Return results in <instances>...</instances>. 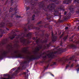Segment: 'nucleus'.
Instances as JSON below:
<instances>
[{"mask_svg": "<svg viewBox=\"0 0 79 79\" xmlns=\"http://www.w3.org/2000/svg\"><path fill=\"white\" fill-rule=\"evenodd\" d=\"M46 2L51 1V2H54L55 3H52L51 4L49 5L48 6L46 5L45 6L44 3H45V2L44 1H42L41 2H39L38 3V5L39 6V8H35L33 12L34 14H38L40 13V10L41 9H43L44 11H47V10H52L53 9H55V4H58L59 3V2L57 0H44Z\"/></svg>", "mask_w": 79, "mask_h": 79, "instance_id": "nucleus-1", "label": "nucleus"}, {"mask_svg": "<svg viewBox=\"0 0 79 79\" xmlns=\"http://www.w3.org/2000/svg\"><path fill=\"white\" fill-rule=\"evenodd\" d=\"M24 32L22 33L21 35H17V37L16 38V40H15L16 43H19V40L22 43H23V44H24L26 42V40L24 38V37L31 38L32 33H29L27 30L26 28H24ZM27 33H28V34H27Z\"/></svg>", "mask_w": 79, "mask_h": 79, "instance_id": "nucleus-2", "label": "nucleus"}, {"mask_svg": "<svg viewBox=\"0 0 79 79\" xmlns=\"http://www.w3.org/2000/svg\"><path fill=\"white\" fill-rule=\"evenodd\" d=\"M5 25V23L3 21L0 24V27H2ZM8 54H10V50L9 49L6 51H4L1 53L0 52V59H2L3 57L6 56Z\"/></svg>", "mask_w": 79, "mask_h": 79, "instance_id": "nucleus-3", "label": "nucleus"}, {"mask_svg": "<svg viewBox=\"0 0 79 79\" xmlns=\"http://www.w3.org/2000/svg\"><path fill=\"white\" fill-rule=\"evenodd\" d=\"M63 7H64L63 6L61 5L59 6L56 9L54 10V13L55 15L56 16H59V19L58 20V23H61L63 22V20H61V13L59 14L58 11L63 10Z\"/></svg>", "mask_w": 79, "mask_h": 79, "instance_id": "nucleus-4", "label": "nucleus"}, {"mask_svg": "<svg viewBox=\"0 0 79 79\" xmlns=\"http://www.w3.org/2000/svg\"><path fill=\"white\" fill-rule=\"evenodd\" d=\"M74 56H73L72 57H71L69 60L68 59H64L63 58H58L56 60L58 62H61L62 63L63 65L65 64V63L66 61H68L69 60H72V61H74Z\"/></svg>", "mask_w": 79, "mask_h": 79, "instance_id": "nucleus-5", "label": "nucleus"}, {"mask_svg": "<svg viewBox=\"0 0 79 79\" xmlns=\"http://www.w3.org/2000/svg\"><path fill=\"white\" fill-rule=\"evenodd\" d=\"M30 2H29V1H25V3H30L31 5V6H33L31 7L30 9V10H33V8H34V6H35V5H36L37 4V3H36V2L37 1V0H31V1H30Z\"/></svg>", "mask_w": 79, "mask_h": 79, "instance_id": "nucleus-6", "label": "nucleus"}, {"mask_svg": "<svg viewBox=\"0 0 79 79\" xmlns=\"http://www.w3.org/2000/svg\"><path fill=\"white\" fill-rule=\"evenodd\" d=\"M28 25V29L29 30L31 29H32L34 27V25L31 23L29 21H28V23L27 24H25V26H27Z\"/></svg>", "mask_w": 79, "mask_h": 79, "instance_id": "nucleus-7", "label": "nucleus"}, {"mask_svg": "<svg viewBox=\"0 0 79 79\" xmlns=\"http://www.w3.org/2000/svg\"><path fill=\"white\" fill-rule=\"evenodd\" d=\"M21 66L22 68L19 67L17 69V70H15V72L14 73V75H16V74L18 73V71H19V69H23V68H24V64H23L21 65Z\"/></svg>", "mask_w": 79, "mask_h": 79, "instance_id": "nucleus-8", "label": "nucleus"}, {"mask_svg": "<svg viewBox=\"0 0 79 79\" xmlns=\"http://www.w3.org/2000/svg\"><path fill=\"white\" fill-rule=\"evenodd\" d=\"M52 42H55V41H56V40L57 37H56V36L53 35V32H52Z\"/></svg>", "mask_w": 79, "mask_h": 79, "instance_id": "nucleus-9", "label": "nucleus"}, {"mask_svg": "<svg viewBox=\"0 0 79 79\" xmlns=\"http://www.w3.org/2000/svg\"><path fill=\"white\" fill-rule=\"evenodd\" d=\"M71 13H69L67 14V15L64 17V20H66V19H68L69 18V17L71 16Z\"/></svg>", "mask_w": 79, "mask_h": 79, "instance_id": "nucleus-10", "label": "nucleus"}, {"mask_svg": "<svg viewBox=\"0 0 79 79\" xmlns=\"http://www.w3.org/2000/svg\"><path fill=\"white\" fill-rule=\"evenodd\" d=\"M4 76H7L8 78H2L1 79H10L11 77L10 76L9 74H6L4 75Z\"/></svg>", "mask_w": 79, "mask_h": 79, "instance_id": "nucleus-11", "label": "nucleus"}, {"mask_svg": "<svg viewBox=\"0 0 79 79\" xmlns=\"http://www.w3.org/2000/svg\"><path fill=\"white\" fill-rule=\"evenodd\" d=\"M71 0H64L63 3H65L66 4H69L71 3Z\"/></svg>", "mask_w": 79, "mask_h": 79, "instance_id": "nucleus-12", "label": "nucleus"}, {"mask_svg": "<svg viewBox=\"0 0 79 79\" xmlns=\"http://www.w3.org/2000/svg\"><path fill=\"white\" fill-rule=\"evenodd\" d=\"M69 10H70V12H73L74 11V7L73 6H71L69 7Z\"/></svg>", "mask_w": 79, "mask_h": 79, "instance_id": "nucleus-13", "label": "nucleus"}, {"mask_svg": "<svg viewBox=\"0 0 79 79\" xmlns=\"http://www.w3.org/2000/svg\"><path fill=\"white\" fill-rule=\"evenodd\" d=\"M74 2L75 3L77 6H79V0H74Z\"/></svg>", "mask_w": 79, "mask_h": 79, "instance_id": "nucleus-14", "label": "nucleus"}, {"mask_svg": "<svg viewBox=\"0 0 79 79\" xmlns=\"http://www.w3.org/2000/svg\"><path fill=\"white\" fill-rule=\"evenodd\" d=\"M6 33V31L5 30H3V32H2L1 33V34L0 35V37H2V36H3V34H5Z\"/></svg>", "mask_w": 79, "mask_h": 79, "instance_id": "nucleus-15", "label": "nucleus"}, {"mask_svg": "<svg viewBox=\"0 0 79 79\" xmlns=\"http://www.w3.org/2000/svg\"><path fill=\"white\" fill-rule=\"evenodd\" d=\"M18 6V5L17 4H15V5L14 6V10H15V13H17V12H16V10H17L16 9V8H17Z\"/></svg>", "mask_w": 79, "mask_h": 79, "instance_id": "nucleus-16", "label": "nucleus"}, {"mask_svg": "<svg viewBox=\"0 0 79 79\" xmlns=\"http://www.w3.org/2000/svg\"><path fill=\"white\" fill-rule=\"evenodd\" d=\"M16 35H16V34L15 35H14L10 37V39H11V40H13V39H14L15 36H16Z\"/></svg>", "mask_w": 79, "mask_h": 79, "instance_id": "nucleus-17", "label": "nucleus"}, {"mask_svg": "<svg viewBox=\"0 0 79 79\" xmlns=\"http://www.w3.org/2000/svg\"><path fill=\"white\" fill-rule=\"evenodd\" d=\"M69 47L70 48H75L76 47L75 45L74 44H70L69 45Z\"/></svg>", "mask_w": 79, "mask_h": 79, "instance_id": "nucleus-18", "label": "nucleus"}, {"mask_svg": "<svg viewBox=\"0 0 79 79\" xmlns=\"http://www.w3.org/2000/svg\"><path fill=\"white\" fill-rule=\"evenodd\" d=\"M42 27H43V26L42 25H41L40 26V27L37 28L36 27H35L34 28H36V29H37V30H39V29H40V28H42Z\"/></svg>", "mask_w": 79, "mask_h": 79, "instance_id": "nucleus-19", "label": "nucleus"}, {"mask_svg": "<svg viewBox=\"0 0 79 79\" xmlns=\"http://www.w3.org/2000/svg\"><path fill=\"white\" fill-rule=\"evenodd\" d=\"M6 26H9V27H11L12 26H13V24H12V23H7L6 24Z\"/></svg>", "mask_w": 79, "mask_h": 79, "instance_id": "nucleus-20", "label": "nucleus"}, {"mask_svg": "<svg viewBox=\"0 0 79 79\" xmlns=\"http://www.w3.org/2000/svg\"><path fill=\"white\" fill-rule=\"evenodd\" d=\"M6 43L5 42V41L2 42L1 43H0V47H2L3 45H4V44H5Z\"/></svg>", "mask_w": 79, "mask_h": 79, "instance_id": "nucleus-21", "label": "nucleus"}, {"mask_svg": "<svg viewBox=\"0 0 79 79\" xmlns=\"http://www.w3.org/2000/svg\"><path fill=\"white\" fill-rule=\"evenodd\" d=\"M27 74V73L26 72H24L23 73V74H24L25 75V79H27V78H28V76L26 75Z\"/></svg>", "mask_w": 79, "mask_h": 79, "instance_id": "nucleus-22", "label": "nucleus"}, {"mask_svg": "<svg viewBox=\"0 0 79 79\" xmlns=\"http://www.w3.org/2000/svg\"><path fill=\"white\" fill-rule=\"evenodd\" d=\"M47 15L48 16V19H50V18H52V16H50V15L48 16V15Z\"/></svg>", "mask_w": 79, "mask_h": 79, "instance_id": "nucleus-23", "label": "nucleus"}, {"mask_svg": "<svg viewBox=\"0 0 79 79\" xmlns=\"http://www.w3.org/2000/svg\"><path fill=\"white\" fill-rule=\"evenodd\" d=\"M56 64V62H52L51 63V66H53V65H55Z\"/></svg>", "mask_w": 79, "mask_h": 79, "instance_id": "nucleus-24", "label": "nucleus"}, {"mask_svg": "<svg viewBox=\"0 0 79 79\" xmlns=\"http://www.w3.org/2000/svg\"><path fill=\"white\" fill-rule=\"evenodd\" d=\"M77 13H79V7L77 8Z\"/></svg>", "mask_w": 79, "mask_h": 79, "instance_id": "nucleus-25", "label": "nucleus"}, {"mask_svg": "<svg viewBox=\"0 0 79 79\" xmlns=\"http://www.w3.org/2000/svg\"><path fill=\"white\" fill-rule=\"evenodd\" d=\"M10 12H11V11H13V8L12 7H11L10 8V9L9 10Z\"/></svg>", "mask_w": 79, "mask_h": 79, "instance_id": "nucleus-26", "label": "nucleus"}, {"mask_svg": "<svg viewBox=\"0 0 79 79\" xmlns=\"http://www.w3.org/2000/svg\"><path fill=\"white\" fill-rule=\"evenodd\" d=\"M34 18H35V15H33L32 16V20H34Z\"/></svg>", "mask_w": 79, "mask_h": 79, "instance_id": "nucleus-27", "label": "nucleus"}, {"mask_svg": "<svg viewBox=\"0 0 79 79\" xmlns=\"http://www.w3.org/2000/svg\"><path fill=\"white\" fill-rule=\"evenodd\" d=\"M67 39V36H65L64 37V38L63 39V40L64 41H65Z\"/></svg>", "mask_w": 79, "mask_h": 79, "instance_id": "nucleus-28", "label": "nucleus"}, {"mask_svg": "<svg viewBox=\"0 0 79 79\" xmlns=\"http://www.w3.org/2000/svg\"><path fill=\"white\" fill-rule=\"evenodd\" d=\"M48 66H49V64H48L46 67H44V69H48Z\"/></svg>", "mask_w": 79, "mask_h": 79, "instance_id": "nucleus-29", "label": "nucleus"}, {"mask_svg": "<svg viewBox=\"0 0 79 79\" xmlns=\"http://www.w3.org/2000/svg\"><path fill=\"white\" fill-rule=\"evenodd\" d=\"M69 65H67L65 68V69H68V68H69Z\"/></svg>", "mask_w": 79, "mask_h": 79, "instance_id": "nucleus-30", "label": "nucleus"}, {"mask_svg": "<svg viewBox=\"0 0 79 79\" xmlns=\"http://www.w3.org/2000/svg\"><path fill=\"white\" fill-rule=\"evenodd\" d=\"M15 17L16 18H21L20 16L18 15H15Z\"/></svg>", "mask_w": 79, "mask_h": 79, "instance_id": "nucleus-31", "label": "nucleus"}, {"mask_svg": "<svg viewBox=\"0 0 79 79\" xmlns=\"http://www.w3.org/2000/svg\"><path fill=\"white\" fill-rule=\"evenodd\" d=\"M42 21H40V22H38L37 23V24H42Z\"/></svg>", "mask_w": 79, "mask_h": 79, "instance_id": "nucleus-32", "label": "nucleus"}, {"mask_svg": "<svg viewBox=\"0 0 79 79\" xmlns=\"http://www.w3.org/2000/svg\"><path fill=\"white\" fill-rule=\"evenodd\" d=\"M26 8H27V10H28L30 9V7H27Z\"/></svg>", "mask_w": 79, "mask_h": 79, "instance_id": "nucleus-33", "label": "nucleus"}, {"mask_svg": "<svg viewBox=\"0 0 79 79\" xmlns=\"http://www.w3.org/2000/svg\"><path fill=\"white\" fill-rule=\"evenodd\" d=\"M64 13V15H66V14L67 13V12L65 11Z\"/></svg>", "mask_w": 79, "mask_h": 79, "instance_id": "nucleus-34", "label": "nucleus"}, {"mask_svg": "<svg viewBox=\"0 0 79 79\" xmlns=\"http://www.w3.org/2000/svg\"><path fill=\"white\" fill-rule=\"evenodd\" d=\"M45 35L46 37H48V34H46Z\"/></svg>", "mask_w": 79, "mask_h": 79, "instance_id": "nucleus-35", "label": "nucleus"}, {"mask_svg": "<svg viewBox=\"0 0 79 79\" xmlns=\"http://www.w3.org/2000/svg\"><path fill=\"white\" fill-rule=\"evenodd\" d=\"M77 73H79V68H78L77 69Z\"/></svg>", "mask_w": 79, "mask_h": 79, "instance_id": "nucleus-36", "label": "nucleus"}, {"mask_svg": "<svg viewBox=\"0 0 79 79\" xmlns=\"http://www.w3.org/2000/svg\"><path fill=\"white\" fill-rule=\"evenodd\" d=\"M73 64H72L70 66V68H73Z\"/></svg>", "mask_w": 79, "mask_h": 79, "instance_id": "nucleus-37", "label": "nucleus"}, {"mask_svg": "<svg viewBox=\"0 0 79 79\" xmlns=\"http://www.w3.org/2000/svg\"><path fill=\"white\" fill-rule=\"evenodd\" d=\"M15 69H16L15 68H14L12 69V70H13V71H15Z\"/></svg>", "mask_w": 79, "mask_h": 79, "instance_id": "nucleus-38", "label": "nucleus"}, {"mask_svg": "<svg viewBox=\"0 0 79 79\" xmlns=\"http://www.w3.org/2000/svg\"><path fill=\"white\" fill-rule=\"evenodd\" d=\"M68 29V27H65V29L66 30V29Z\"/></svg>", "mask_w": 79, "mask_h": 79, "instance_id": "nucleus-39", "label": "nucleus"}, {"mask_svg": "<svg viewBox=\"0 0 79 79\" xmlns=\"http://www.w3.org/2000/svg\"><path fill=\"white\" fill-rule=\"evenodd\" d=\"M76 67H78V68H79V64H77V65L76 66Z\"/></svg>", "mask_w": 79, "mask_h": 79, "instance_id": "nucleus-40", "label": "nucleus"}, {"mask_svg": "<svg viewBox=\"0 0 79 79\" xmlns=\"http://www.w3.org/2000/svg\"><path fill=\"white\" fill-rule=\"evenodd\" d=\"M13 0H10V2H11V3H12V2H13Z\"/></svg>", "mask_w": 79, "mask_h": 79, "instance_id": "nucleus-41", "label": "nucleus"}, {"mask_svg": "<svg viewBox=\"0 0 79 79\" xmlns=\"http://www.w3.org/2000/svg\"><path fill=\"white\" fill-rule=\"evenodd\" d=\"M6 29L7 31H9V29H8V28H6Z\"/></svg>", "mask_w": 79, "mask_h": 79, "instance_id": "nucleus-42", "label": "nucleus"}, {"mask_svg": "<svg viewBox=\"0 0 79 79\" xmlns=\"http://www.w3.org/2000/svg\"><path fill=\"white\" fill-rule=\"evenodd\" d=\"M51 75H52V76L54 77V75H53V74H52V73H51Z\"/></svg>", "mask_w": 79, "mask_h": 79, "instance_id": "nucleus-43", "label": "nucleus"}, {"mask_svg": "<svg viewBox=\"0 0 79 79\" xmlns=\"http://www.w3.org/2000/svg\"><path fill=\"white\" fill-rule=\"evenodd\" d=\"M58 48V47H57L56 48L54 49V50L55 49H56V48Z\"/></svg>", "mask_w": 79, "mask_h": 79, "instance_id": "nucleus-44", "label": "nucleus"}, {"mask_svg": "<svg viewBox=\"0 0 79 79\" xmlns=\"http://www.w3.org/2000/svg\"><path fill=\"white\" fill-rule=\"evenodd\" d=\"M62 44H63V43H62V41H61V44L62 45Z\"/></svg>", "mask_w": 79, "mask_h": 79, "instance_id": "nucleus-45", "label": "nucleus"}, {"mask_svg": "<svg viewBox=\"0 0 79 79\" xmlns=\"http://www.w3.org/2000/svg\"><path fill=\"white\" fill-rule=\"evenodd\" d=\"M77 29H78V30H79V26H78L77 27Z\"/></svg>", "mask_w": 79, "mask_h": 79, "instance_id": "nucleus-46", "label": "nucleus"}, {"mask_svg": "<svg viewBox=\"0 0 79 79\" xmlns=\"http://www.w3.org/2000/svg\"><path fill=\"white\" fill-rule=\"evenodd\" d=\"M63 34H62V35L61 36H60V38H61L62 36H63Z\"/></svg>", "mask_w": 79, "mask_h": 79, "instance_id": "nucleus-47", "label": "nucleus"}, {"mask_svg": "<svg viewBox=\"0 0 79 79\" xmlns=\"http://www.w3.org/2000/svg\"><path fill=\"white\" fill-rule=\"evenodd\" d=\"M73 37H74L73 35L72 36V38H73Z\"/></svg>", "mask_w": 79, "mask_h": 79, "instance_id": "nucleus-48", "label": "nucleus"}, {"mask_svg": "<svg viewBox=\"0 0 79 79\" xmlns=\"http://www.w3.org/2000/svg\"><path fill=\"white\" fill-rule=\"evenodd\" d=\"M77 21H78L79 22V19H77Z\"/></svg>", "mask_w": 79, "mask_h": 79, "instance_id": "nucleus-49", "label": "nucleus"}, {"mask_svg": "<svg viewBox=\"0 0 79 79\" xmlns=\"http://www.w3.org/2000/svg\"><path fill=\"white\" fill-rule=\"evenodd\" d=\"M17 46L18 47V46H19V45H18V44H17Z\"/></svg>", "mask_w": 79, "mask_h": 79, "instance_id": "nucleus-50", "label": "nucleus"}, {"mask_svg": "<svg viewBox=\"0 0 79 79\" xmlns=\"http://www.w3.org/2000/svg\"><path fill=\"white\" fill-rule=\"evenodd\" d=\"M2 31V30L1 29V31Z\"/></svg>", "mask_w": 79, "mask_h": 79, "instance_id": "nucleus-51", "label": "nucleus"}, {"mask_svg": "<svg viewBox=\"0 0 79 79\" xmlns=\"http://www.w3.org/2000/svg\"><path fill=\"white\" fill-rule=\"evenodd\" d=\"M70 63H71V62H69V64H70Z\"/></svg>", "mask_w": 79, "mask_h": 79, "instance_id": "nucleus-52", "label": "nucleus"}, {"mask_svg": "<svg viewBox=\"0 0 79 79\" xmlns=\"http://www.w3.org/2000/svg\"><path fill=\"white\" fill-rule=\"evenodd\" d=\"M75 61H76L77 60H75Z\"/></svg>", "mask_w": 79, "mask_h": 79, "instance_id": "nucleus-53", "label": "nucleus"}, {"mask_svg": "<svg viewBox=\"0 0 79 79\" xmlns=\"http://www.w3.org/2000/svg\"><path fill=\"white\" fill-rule=\"evenodd\" d=\"M27 71L28 72V70H27Z\"/></svg>", "mask_w": 79, "mask_h": 79, "instance_id": "nucleus-54", "label": "nucleus"}, {"mask_svg": "<svg viewBox=\"0 0 79 79\" xmlns=\"http://www.w3.org/2000/svg\"><path fill=\"white\" fill-rule=\"evenodd\" d=\"M23 17H21V18H23Z\"/></svg>", "mask_w": 79, "mask_h": 79, "instance_id": "nucleus-55", "label": "nucleus"}, {"mask_svg": "<svg viewBox=\"0 0 79 79\" xmlns=\"http://www.w3.org/2000/svg\"><path fill=\"white\" fill-rule=\"evenodd\" d=\"M27 1H28V0H27Z\"/></svg>", "mask_w": 79, "mask_h": 79, "instance_id": "nucleus-56", "label": "nucleus"}, {"mask_svg": "<svg viewBox=\"0 0 79 79\" xmlns=\"http://www.w3.org/2000/svg\"><path fill=\"white\" fill-rule=\"evenodd\" d=\"M71 41H73V40H72Z\"/></svg>", "mask_w": 79, "mask_h": 79, "instance_id": "nucleus-57", "label": "nucleus"}, {"mask_svg": "<svg viewBox=\"0 0 79 79\" xmlns=\"http://www.w3.org/2000/svg\"><path fill=\"white\" fill-rule=\"evenodd\" d=\"M36 35H37V34H36Z\"/></svg>", "mask_w": 79, "mask_h": 79, "instance_id": "nucleus-58", "label": "nucleus"}]
</instances>
